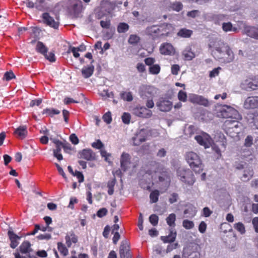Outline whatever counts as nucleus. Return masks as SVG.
Segmentation results:
<instances>
[{
    "instance_id": "nucleus-1",
    "label": "nucleus",
    "mask_w": 258,
    "mask_h": 258,
    "mask_svg": "<svg viewBox=\"0 0 258 258\" xmlns=\"http://www.w3.org/2000/svg\"><path fill=\"white\" fill-rule=\"evenodd\" d=\"M209 46L212 54L216 59L225 63H229L234 60V55L232 50L221 40L211 41Z\"/></svg>"
},
{
    "instance_id": "nucleus-2",
    "label": "nucleus",
    "mask_w": 258,
    "mask_h": 258,
    "mask_svg": "<svg viewBox=\"0 0 258 258\" xmlns=\"http://www.w3.org/2000/svg\"><path fill=\"white\" fill-rule=\"evenodd\" d=\"M220 115L223 118H231V119L227 120L225 123L227 125L230 123H236L234 125V127H238V121L242 119L241 116L238 111L234 107L225 105H223L220 110Z\"/></svg>"
},
{
    "instance_id": "nucleus-3",
    "label": "nucleus",
    "mask_w": 258,
    "mask_h": 258,
    "mask_svg": "<svg viewBox=\"0 0 258 258\" xmlns=\"http://www.w3.org/2000/svg\"><path fill=\"white\" fill-rule=\"evenodd\" d=\"M185 158L190 167L196 172H200L203 170L202 160L197 153L192 151L188 152L185 154Z\"/></svg>"
},
{
    "instance_id": "nucleus-4",
    "label": "nucleus",
    "mask_w": 258,
    "mask_h": 258,
    "mask_svg": "<svg viewBox=\"0 0 258 258\" xmlns=\"http://www.w3.org/2000/svg\"><path fill=\"white\" fill-rule=\"evenodd\" d=\"M150 170L148 171V174L151 175L153 179H156L158 176L159 180L161 182L165 181L167 185L170 182V178L166 173H161L162 168L160 165L156 162L152 163L151 165Z\"/></svg>"
},
{
    "instance_id": "nucleus-5",
    "label": "nucleus",
    "mask_w": 258,
    "mask_h": 258,
    "mask_svg": "<svg viewBox=\"0 0 258 258\" xmlns=\"http://www.w3.org/2000/svg\"><path fill=\"white\" fill-rule=\"evenodd\" d=\"M157 93V89L149 85H142L139 89V95L143 99L153 98Z\"/></svg>"
},
{
    "instance_id": "nucleus-6",
    "label": "nucleus",
    "mask_w": 258,
    "mask_h": 258,
    "mask_svg": "<svg viewBox=\"0 0 258 258\" xmlns=\"http://www.w3.org/2000/svg\"><path fill=\"white\" fill-rule=\"evenodd\" d=\"M200 246L197 244H190L184 247L182 256L184 258H200Z\"/></svg>"
},
{
    "instance_id": "nucleus-7",
    "label": "nucleus",
    "mask_w": 258,
    "mask_h": 258,
    "mask_svg": "<svg viewBox=\"0 0 258 258\" xmlns=\"http://www.w3.org/2000/svg\"><path fill=\"white\" fill-rule=\"evenodd\" d=\"M177 175L181 181L188 185H193L195 182L194 174L189 169H179L177 171Z\"/></svg>"
},
{
    "instance_id": "nucleus-8",
    "label": "nucleus",
    "mask_w": 258,
    "mask_h": 258,
    "mask_svg": "<svg viewBox=\"0 0 258 258\" xmlns=\"http://www.w3.org/2000/svg\"><path fill=\"white\" fill-rule=\"evenodd\" d=\"M131 159V157L128 153H122L120 159V167L122 170L126 171L131 168L134 169L137 167V164L132 162Z\"/></svg>"
},
{
    "instance_id": "nucleus-9",
    "label": "nucleus",
    "mask_w": 258,
    "mask_h": 258,
    "mask_svg": "<svg viewBox=\"0 0 258 258\" xmlns=\"http://www.w3.org/2000/svg\"><path fill=\"white\" fill-rule=\"evenodd\" d=\"M132 113L138 117L148 118L152 116V111L144 106L137 105L133 107L132 110Z\"/></svg>"
},
{
    "instance_id": "nucleus-10",
    "label": "nucleus",
    "mask_w": 258,
    "mask_h": 258,
    "mask_svg": "<svg viewBox=\"0 0 258 258\" xmlns=\"http://www.w3.org/2000/svg\"><path fill=\"white\" fill-rule=\"evenodd\" d=\"M195 139L200 145L204 146L205 148H209L213 142L210 136L205 133L195 136Z\"/></svg>"
},
{
    "instance_id": "nucleus-11",
    "label": "nucleus",
    "mask_w": 258,
    "mask_h": 258,
    "mask_svg": "<svg viewBox=\"0 0 258 258\" xmlns=\"http://www.w3.org/2000/svg\"><path fill=\"white\" fill-rule=\"evenodd\" d=\"M148 135V132L147 130L144 128L140 130L133 138V144L135 146L140 145L142 142L146 140Z\"/></svg>"
},
{
    "instance_id": "nucleus-12",
    "label": "nucleus",
    "mask_w": 258,
    "mask_h": 258,
    "mask_svg": "<svg viewBox=\"0 0 258 258\" xmlns=\"http://www.w3.org/2000/svg\"><path fill=\"white\" fill-rule=\"evenodd\" d=\"M221 141L216 142V143L212 144L210 146L212 147V149L214 152L217 154V158H219L221 156V150L220 147L221 148L225 149L227 145L226 140L223 135L220 136Z\"/></svg>"
},
{
    "instance_id": "nucleus-13",
    "label": "nucleus",
    "mask_w": 258,
    "mask_h": 258,
    "mask_svg": "<svg viewBox=\"0 0 258 258\" xmlns=\"http://www.w3.org/2000/svg\"><path fill=\"white\" fill-rule=\"evenodd\" d=\"M156 106L161 111L167 112L172 108V103L168 99L160 98L156 102Z\"/></svg>"
},
{
    "instance_id": "nucleus-14",
    "label": "nucleus",
    "mask_w": 258,
    "mask_h": 258,
    "mask_svg": "<svg viewBox=\"0 0 258 258\" xmlns=\"http://www.w3.org/2000/svg\"><path fill=\"white\" fill-rule=\"evenodd\" d=\"M243 107L246 109L258 108V96H249L244 101Z\"/></svg>"
},
{
    "instance_id": "nucleus-15",
    "label": "nucleus",
    "mask_w": 258,
    "mask_h": 258,
    "mask_svg": "<svg viewBox=\"0 0 258 258\" xmlns=\"http://www.w3.org/2000/svg\"><path fill=\"white\" fill-rule=\"evenodd\" d=\"M241 87L246 91L256 90L258 89V79L254 80L246 79L241 83Z\"/></svg>"
},
{
    "instance_id": "nucleus-16",
    "label": "nucleus",
    "mask_w": 258,
    "mask_h": 258,
    "mask_svg": "<svg viewBox=\"0 0 258 258\" xmlns=\"http://www.w3.org/2000/svg\"><path fill=\"white\" fill-rule=\"evenodd\" d=\"M189 101L192 103L198 104L205 106H207L209 104L208 99L202 96L195 94H191L189 95Z\"/></svg>"
},
{
    "instance_id": "nucleus-17",
    "label": "nucleus",
    "mask_w": 258,
    "mask_h": 258,
    "mask_svg": "<svg viewBox=\"0 0 258 258\" xmlns=\"http://www.w3.org/2000/svg\"><path fill=\"white\" fill-rule=\"evenodd\" d=\"M43 22L47 25L54 28L57 29L59 26L58 20L55 21L53 17H51L48 13L42 14Z\"/></svg>"
},
{
    "instance_id": "nucleus-18",
    "label": "nucleus",
    "mask_w": 258,
    "mask_h": 258,
    "mask_svg": "<svg viewBox=\"0 0 258 258\" xmlns=\"http://www.w3.org/2000/svg\"><path fill=\"white\" fill-rule=\"evenodd\" d=\"M159 50L162 54L166 55H172L175 53V49L172 45L167 42L161 45Z\"/></svg>"
},
{
    "instance_id": "nucleus-19",
    "label": "nucleus",
    "mask_w": 258,
    "mask_h": 258,
    "mask_svg": "<svg viewBox=\"0 0 258 258\" xmlns=\"http://www.w3.org/2000/svg\"><path fill=\"white\" fill-rule=\"evenodd\" d=\"M119 256L120 258H131L126 240L122 241L121 243L119 248Z\"/></svg>"
},
{
    "instance_id": "nucleus-20",
    "label": "nucleus",
    "mask_w": 258,
    "mask_h": 258,
    "mask_svg": "<svg viewBox=\"0 0 258 258\" xmlns=\"http://www.w3.org/2000/svg\"><path fill=\"white\" fill-rule=\"evenodd\" d=\"M53 142L56 145V149L53 150V155L58 160L60 161L63 159L62 155L60 154L62 143L57 139H53Z\"/></svg>"
},
{
    "instance_id": "nucleus-21",
    "label": "nucleus",
    "mask_w": 258,
    "mask_h": 258,
    "mask_svg": "<svg viewBox=\"0 0 258 258\" xmlns=\"http://www.w3.org/2000/svg\"><path fill=\"white\" fill-rule=\"evenodd\" d=\"M176 232L172 228L169 229V234L167 236H162L161 237L162 241L165 243H172L173 242L176 237Z\"/></svg>"
},
{
    "instance_id": "nucleus-22",
    "label": "nucleus",
    "mask_w": 258,
    "mask_h": 258,
    "mask_svg": "<svg viewBox=\"0 0 258 258\" xmlns=\"http://www.w3.org/2000/svg\"><path fill=\"white\" fill-rule=\"evenodd\" d=\"M80 158L87 160H93L95 159V154L90 149H84L79 152Z\"/></svg>"
},
{
    "instance_id": "nucleus-23",
    "label": "nucleus",
    "mask_w": 258,
    "mask_h": 258,
    "mask_svg": "<svg viewBox=\"0 0 258 258\" xmlns=\"http://www.w3.org/2000/svg\"><path fill=\"white\" fill-rule=\"evenodd\" d=\"M244 32L247 36L258 39V28L247 26L244 27Z\"/></svg>"
},
{
    "instance_id": "nucleus-24",
    "label": "nucleus",
    "mask_w": 258,
    "mask_h": 258,
    "mask_svg": "<svg viewBox=\"0 0 258 258\" xmlns=\"http://www.w3.org/2000/svg\"><path fill=\"white\" fill-rule=\"evenodd\" d=\"M8 235L11 240V247L13 248H16L19 244V240L20 239L21 237L11 231L8 232Z\"/></svg>"
},
{
    "instance_id": "nucleus-25",
    "label": "nucleus",
    "mask_w": 258,
    "mask_h": 258,
    "mask_svg": "<svg viewBox=\"0 0 258 258\" xmlns=\"http://www.w3.org/2000/svg\"><path fill=\"white\" fill-rule=\"evenodd\" d=\"M182 54L184 57V59L186 60H191L195 57L196 55L192 51L190 46H187L183 50Z\"/></svg>"
},
{
    "instance_id": "nucleus-26",
    "label": "nucleus",
    "mask_w": 258,
    "mask_h": 258,
    "mask_svg": "<svg viewBox=\"0 0 258 258\" xmlns=\"http://www.w3.org/2000/svg\"><path fill=\"white\" fill-rule=\"evenodd\" d=\"M160 36H167L172 30V27L171 24H163L159 26Z\"/></svg>"
},
{
    "instance_id": "nucleus-27",
    "label": "nucleus",
    "mask_w": 258,
    "mask_h": 258,
    "mask_svg": "<svg viewBox=\"0 0 258 258\" xmlns=\"http://www.w3.org/2000/svg\"><path fill=\"white\" fill-rule=\"evenodd\" d=\"M146 33L152 36H160L159 26L153 25L147 28Z\"/></svg>"
},
{
    "instance_id": "nucleus-28",
    "label": "nucleus",
    "mask_w": 258,
    "mask_h": 258,
    "mask_svg": "<svg viewBox=\"0 0 258 258\" xmlns=\"http://www.w3.org/2000/svg\"><path fill=\"white\" fill-rule=\"evenodd\" d=\"M66 244L70 247L72 244L76 243L78 241L77 236L73 232L68 233L66 236Z\"/></svg>"
},
{
    "instance_id": "nucleus-29",
    "label": "nucleus",
    "mask_w": 258,
    "mask_h": 258,
    "mask_svg": "<svg viewBox=\"0 0 258 258\" xmlns=\"http://www.w3.org/2000/svg\"><path fill=\"white\" fill-rule=\"evenodd\" d=\"M253 174V170L250 167H246V169L244 170V173L241 179L243 181H247L251 178Z\"/></svg>"
},
{
    "instance_id": "nucleus-30",
    "label": "nucleus",
    "mask_w": 258,
    "mask_h": 258,
    "mask_svg": "<svg viewBox=\"0 0 258 258\" xmlns=\"http://www.w3.org/2000/svg\"><path fill=\"white\" fill-rule=\"evenodd\" d=\"M94 70V67L92 65L84 67L82 69V74L85 78H88L92 76Z\"/></svg>"
},
{
    "instance_id": "nucleus-31",
    "label": "nucleus",
    "mask_w": 258,
    "mask_h": 258,
    "mask_svg": "<svg viewBox=\"0 0 258 258\" xmlns=\"http://www.w3.org/2000/svg\"><path fill=\"white\" fill-rule=\"evenodd\" d=\"M19 249L22 253H29L32 250L31 244L28 241H24L20 246Z\"/></svg>"
},
{
    "instance_id": "nucleus-32",
    "label": "nucleus",
    "mask_w": 258,
    "mask_h": 258,
    "mask_svg": "<svg viewBox=\"0 0 258 258\" xmlns=\"http://www.w3.org/2000/svg\"><path fill=\"white\" fill-rule=\"evenodd\" d=\"M15 134L21 139L24 138L27 134L26 127L25 126H19L15 130Z\"/></svg>"
},
{
    "instance_id": "nucleus-33",
    "label": "nucleus",
    "mask_w": 258,
    "mask_h": 258,
    "mask_svg": "<svg viewBox=\"0 0 258 258\" xmlns=\"http://www.w3.org/2000/svg\"><path fill=\"white\" fill-rule=\"evenodd\" d=\"M192 34V31L185 28L179 30L177 33V36L182 38H189Z\"/></svg>"
},
{
    "instance_id": "nucleus-34",
    "label": "nucleus",
    "mask_w": 258,
    "mask_h": 258,
    "mask_svg": "<svg viewBox=\"0 0 258 258\" xmlns=\"http://www.w3.org/2000/svg\"><path fill=\"white\" fill-rule=\"evenodd\" d=\"M222 28L223 30L226 32L229 31L236 32L237 31V28L233 27L232 23L230 22L223 23Z\"/></svg>"
},
{
    "instance_id": "nucleus-35",
    "label": "nucleus",
    "mask_w": 258,
    "mask_h": 258,
    "mask_svg": "<svg viewBox=\"0 0 258 258\" xmlns=\"http://www.w3.org/2000/svg\"><path fill=\"white\" fill-rule=\"evenodd\" d=\"M166 222L167 224L172 228L175 226V220H176V215L174 213L170 214L167 218H166Z\"/></svg>"
},
{
    "instance_id": "nucleus-36",
    "label": "nucleus",
    "mask_w": 258,
    "mask_h": 258,
    "mask_svg": "<svg viewBox=\"0 0 258 258\" xmlns=\"http://www.w3.org/2000/svg\"><path fill=\"white\" fill-rule=\"evenodd\" d=\"M36 49L37 52L41 53L43 55L47 53L48 51L47 48L45 46V45L40 41L37 42Z\"/></svg>"
},
{
    "instance_id": "nucleus-37",
    "label": "nucleus",
    "mask_w": 258,
    "mask_h": 258,
    "mask_svg": "<svg viewBox=\"0 0 258 258\" xmlns=\"http://www.w3.org/2000/svg\"><path fill=\"white\" fill-rule=\"evenodd\" d=\"M99 95L102 97L103 100H105L108 98H113L114 94L112 92H109L108 89H104L102 91H100L99 92Z\"/></svg>"
},
{
    "instance_id": "nucleus-38",
    "label": "nucleus",
    "mask_w": 258,
    "mask_h": 258,
    "mask_svg": "<svg viewBox=\"0 0 258 258\" xmlns=\"http://www.w3.org/2000/svg\"><path fill=\"white\" fill-rule=\"evenodd\" d=\"M120 97L124 101L128 102L132 101L133 100L132 93L131 92H121L120 94Z\"/></svg>"
},
{
    "instance_id": "nucleus-39",
    "label": "nucleus",
    "mask_w": 258,
    "mask_h": 258,
    "mask_svg": "<svg viewBox=\"0 0 258 258\" xmlns=\"http://www.w3.org/2000/svg\"><path fill=\"white\" fill-rule=\"evenodd\" d=\"M60 113L58 110L54 108H46L42 111L43 114H46L47 116H52L54 114H58Z\"/></svg>"
},
{
    "instance_id": "nucleus-40",
    "label": "nucleus",
    "mask_w": 258,
    "mask_h": 258,
    "mask_svg": "<svg viewBox=\"0 0 258 258\" xmlns=\"http://www.w3.org/2000/svg\"><path fill=\"white\" fill-rule=\"evenodd\" d=\"M197 212L196 208L194 206H190L184 210V214L186 215L189 213V215L188 217H193L196 215Z\"/></svg>"
},
{
    "instance_id": "nucleus-41",
    "label": "nucleus",
    "mask_w": 258,
    "mask_h": 258,
    "mask_svg": "<svg viewBox=\"0 0 258 258\" xmlns=\"http://www.w3.org/2000/svg\"><path fill=\"white\" fill-rule=\"evenodd\" d=\"M234 228L241 234H243L245 233V226L241 222H238L234 224Z\"/></svg>"
},
{
    "instance_id": "nucleus-42",
    "label": "nucleus",
    "mask_w": 258,
    "mask_h": 258,
    "mask_svg": "<svg viewBox=\"0 0 258 258\" xmlns=\"http://www.w3.org/2000/svg\"><path fill=\"white\" fill-rule=\"evenodd\" d=\"M160 66L158 64H155L150 67L149 71L151 74L157 75L160 73Z\"/></svg>"
},
{
    "instance_id": "nucleus-43",
    "label": "nucleus",
    "mask_w": 258,
    "mask_h": 258,
    "mask_svg": "<svg viewBox=\"0 0 258 258\" xmlns=\"http://www.w3.org/2000/svg\"><path fill=\"white\" fill-rule=\"evenodd\" d=\"M159 196V191L158 190H155L153 191L150 195V198L151 203H156L158 201V198Z\"/></svg>"
},
{
    "instance_id": "nucleus-44",
    "label": "nucleus",
    "mask_w": 258,
    "mask_h": 258,
    "mask_svg": "<svg viewBox=\"0 0 258 258\" xmlns=\"http://www.w3.org/2000/svg\"><path fill=\"white\" fill-rule=\"evenodd\" d=\"M44 132V134H45L44 136H42L41 138H40V142L42 143V144H46L48 143V139L49 138L50 140H52L53 141V140L54 139H52L51 136H50L49 135V134H48V132L47 130H45V131H43Z\"/></svg>"
},
{
    "instance_id": "nucleus-45",
    "label": "nucleus",
    "mask_w": 258,
    "mask_h": 258,
    "mask_svg": "<svg viewBox=\"0 0 258 258\" xmlns=\"http://www.w3.org/2000/svg\"><path fill=\"white\" fill-rule=\"evenodd\" d=\"M35 8L39 11H43L45 8L44 0H36L35 2Z\"/></svg>"
},
{
    "instance_id": "nucleus-46",
    "label": "nucleus",
    "mask_w": 258,
    "mask_h": 258,
    "mask_svg": "<svg viewBox=\"0 0 258 258\" xmlns=\"http://www.w3.org/2000/svg\"><path fill=\"white\" fill-rule=\"evenodd\" d=\"M115 184V179H112L108 181L107 183V187L108 188V194L109 195H112L114 192V186Z\"/></svg>"
},
{
    "instance_id": "nucleus-47",
    "label": "nucleus",
    "mask_w": 258,
    "mask_h": 258,
    "mask_svg": "<svg viewBox=\"0 0 258 258\" xmlns=\"http://www.w3.org/2000/svg\"><path fill=\"white\" fill-rule=\"evenodd\" d=\"M128 25L125 23H120L117 27V31L118 33H124L128 30Z\"/></svg>"
},
{
    "instance_id": "nucleus-48",
    "label": "nucleus",
    "mask_w": 258,
    "mask_h": 258,
    "mask_svg": "<svg viewBox=\"0 0 258 258\" xmlns=\"http://www.w3.org/2000/svg\"><path fill=\"white\" fill-rule=\"evenodd\" d=\"M57 248L58 251L64 256L68 254V250L66 247L61 243L58 242L57 243Z\"/></svg>"
},
{
    "instance_id": "nucleus-49",
    "label": "nucleus",
    "mask_w": 258,
    "mask_h": 258,
    "mask_svg": "<svg viewBox=\"0 0 258 258\" xmlns=\"http://www.w3.org/2000/svg\"><path fill=\"white\" fill-rule=\"evenodd\" d=\"M182 226L186 229H191L194 228V223L188 220H184L182 222Z\"/></svg>"
},
{
    "instance_id": "nucleus-50",
    "label": "nucleus",
    "mask_w": 258,
    "mask_h": 258,
    "mask_svg": "<svg viewBox=\"0 0 258 258\" xmlns=\"http://www.w3.org/2000/svg\"><path fill=\"white\" fill-rule=\"evenodd\" d=\"M169 244L167 245L166 249V252L167 253L170 252L173 250L176 249L177 247H179V244L177 242L175 243H168Z\"/></svg>"
},
{
    "instance_id": "nucleus-51",
    "label": "nucleus",
    "mask_w": 258,
    "mask_h": 258,
    "mask_svg": "<svg viewBox=\"0 0 258 258\" xmlns=\"http://www.w3.org/2000/svg\"><path fill=\"white\" fill-rule=\"evenodd\" d=\"M158 221L159 217L156 214H152L149 217V221L151 223V224L154 226H155L158 225Z\"/></svg>"
},
{
    "instance_id": "nucleus-52",
    "label": "nucleus",
    "mask_w": 258,
    "mask_h": 258,
    "mask_svg": "<svg viewBox=\"0 0 258 258\" xmlns=\"http://www.w3.org/2000/svg\"><path fill=\"white\" fill-rule=\"evenodd\" d=\"M140 40V37L136 35H131L128 42L131 44H136L139 42Z\"/></svg>"
},
{
    "instance_id": "nucleus-53",
    "label": "nucleus",
    "mask_w": 258,
    "mask_h": 258,
    "mask_svg": "<svg viewBox=\"0 0 258 258\" xmlns=\"http://www.w3.org/2000/svg\"><path fill=\"white\" fill-rule=\"evenodd\" d=\"M182 5L180 2H175L171 5V8L172 10L179 12L182 9Z\"/></svg>"
},
{
    "instance_id": "nucleus-54",
    "label": "nucleus",
    "mask_w": 258,
    "mask_h": 258,
    "mask_svg": "<svg viewBox=\"0 0 258 258\" xmlns=\"http://www.w3.org/2000/svg\"><path fill=\"white\" fill-rule=\"evenodd\" d=\"M178 98L181 101H182L184 102L186 101V100H187L186 93L182 90L179 91L178 93Z\"/></svg>"
},
{
    "instance_id": "nucleus-55",
    "label": "nucleus",
    "mask_w": 258,
    "mask_h": 258,
    "mask_svg": "<svg viewBox=\"0 0 258 258\" xmlns=\"http://www.w3.org/2000/svg\"><path fill=\"white\" fill-rule=\"evenodd\" d=\"M121 118L123 123L128 124L131 120V115L128 113L124 112L122 114Z\"/></svg>"
},
{
    "instance_id": "nucleus-56",
    "label": "nucleus",
    "mask_w": 258,
    "mask_h": 258,
    "mask_svg": "<svg viewBox=\"0 0 258 258\" xmlns=\"http://www.w3.org/2000/svg\"><path fill=\"white\" fill-rule=\"evenodd\" d=\"M253 144V138L251 136H248L245 139L244 146L247 147H250Z\"/></svg>"
},
{
    "instance_id": "nucleus-57",
    "label": "nucleus",
    "mask_w": 258,
    "mask_h": 258,
    "mask_svg": "<svg viewBox=\"0 0 258 258\" xmlns=\"http://www.w3.org/2000/svg\"><path fill=\"white\" fill-rule=\"evenodd\" d=\"M103 120L107 124L110 123L112 121L111 113L108 112L103 116Z\"/></svg>"
},
{
    "instance_id": "nucleus-58",
    "label": "nucleus",
    "mask_w": 258,
    "mask_h": 258,
    "mask_svg": "<svg viewBox=\"0 0 258 258\" xmlns=\"http://www.w3.org/2000/svg\"><path fill=\"white\" fill-rule=\"evenodd\" d=\"M15 76L13 72L10 71L5 73L4 75V79L6 81H10L13 78H15Z\"/></svg>"
},
{
    "instance_id": "nucleus-59",
    "label": "nucleus",
    "mask_w": 258,
    "mask_h": 258,
    "mask_svg": "<svg viewBox=\"0 0 258 258\" xmlns=\"http://www.w3.org/2000/svg\"><path fill=\"white\" fill-rule=\"evenodd\" d=\"M221 70L220 67L214 69L212 71L210 72L209 76L211 78H214L217 76L219 75L220 70Z\"/></svg>"
},
{
    "instance_id": "nucleus-60",
    "label": "nucleus",
    "mask_w": 258,
    "mask_h": 258,
    "mask_svg": "<svg viewBox=\"0 0 258 258\" xmlns=\"http://www.w3.org/2000/svg\"><path fill=\"white\" fill-rule=\"evenodd\" d=\"M178 199V195L176 193H173L170 195V197L169 199V201L170 204H173L176 202Z\"/></svg>"
},
{
    "instance_id": "nucleus-61",
    "label": "nucleus",
    "mask_w": 258,
    "mask_h": 258,
    "mask_svg": "<svg viewBox=\"0 0 258 258\" xmlns=\"http://www.w3.org/2000/svg\"><path fill=\"white\" fill-rule=\"evenodd\" d=\"M44 56L47 59L49 60L51 62H54L55 60L54 54L52 52H49L48 54L46 53Z\"/></svg>"
},
{
    "instance_id": "nucleus-62",
    "label": "nucleus",
    "mask_w": 258,
    "mask_h": 258,
    "mask_svg": "<svg viewBox=\"0 0 258 258\" xmlns=\"http://www.w3.org/2000/svg\"><path fill=\"white\" fill-rule=\"evenodd\" d=\"M101 155L102 157L104 158L106 161L110 162L109 157H110L111 155L108 153L105 150H101L100 151Z\"/></svg>"
},
{
    "instance_id": "nucleus-63",
    "label": "nucleus",
    "mask_w": 258,
    "mask_h": 258,
    "mask_svg": "<svg viewBox=\"0 0 258 258\" xmlns=\"http://www.w3.org/2000/svg\"><path fill=\"white\" fill-rule=\"evenodd\" d=\"M92 146L96 149H100L103 147V144L100 140L92 144Z\"/></svg>"
},
{
    "instance_id": "nucleus-64",
    "label": "nucleus",
    "mask_w": 258,
    "mask_h": 258,
    "mask_svg": "<svg viewBox=\"0 0 258 258\" xmlns=\"http://www.w3.org/2000/svg\"><path fill=\"white\" fill-rule=\"evenodd\" d=\"M107 210L105 208H103L98 211L97 215L98 217L101 218L105 216L107 214Z\"/></svg>"
}]
</instances>
